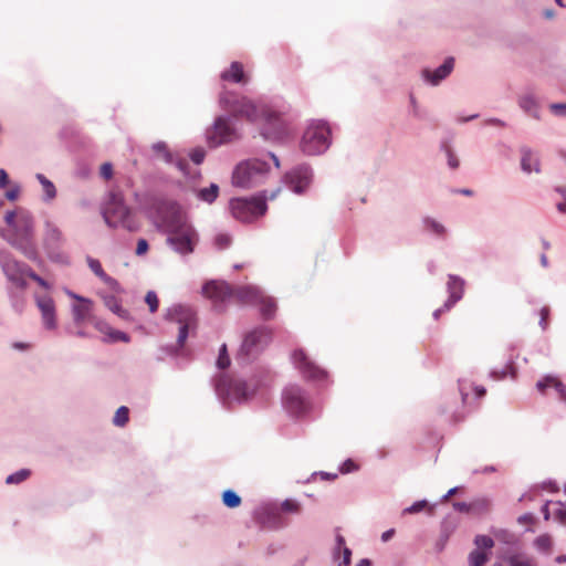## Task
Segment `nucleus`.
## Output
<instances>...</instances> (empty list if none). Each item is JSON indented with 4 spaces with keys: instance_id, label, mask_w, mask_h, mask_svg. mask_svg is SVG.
<instances>
[{
    "instance_id": "nucleus-32",
    "label": "nucleus",
    "mask_w": 566,
    "mask_h": 566,
    "mask_svg": "<svg viewBox=\"0 0 566 566\" xmlns=\"http://www.w3.org/2000/svg\"><path fill=\"white\" fill-rule=\"evenodd\" d=\"M62 239V232L51 222L45 223V240L52 244L59 243Z\"/></svg>"
},
{
    "instance_id": "nucleus-10",
    "label": "nucleus",
    "mask_w": 566,
    "mask_h": 566,
    "mask_svg": "<svg viewBox=\"0 0 566 566\" xmlns=\"http://www.w3.org/2000/svg\"><path fill=\"white\" fill-rule=\"evenodd\" d=\"M272 339L270 328L261 326L248 333L243 339L239 356L249 359L263 350Z\"/></svg>"
},
{
    "instance_id": "nucleus-3",
    "label": "nucleus",
    "mask_w": 566,
    "mask_h": 566,
    "mask_svg": "<svg viewBox=\"0 0 566 566\" xmlns=\"http://www.w3.org/2000/svg\"><path fill=\"white\" fill-rule=\"evenodd\" d=\"M281 188L273 190L269 197L264 193L251 198H234L230 201L231 214L242 222H251L266 212V200H273Z\"/></svg>"
},
{
    "instance_id": "nucleus-6",
    "label": "nucleus",
    "mask_w": 566,
    "mask_h": 566,
    "mask_svg": "<svg viewBox=\"0 0 566 566\" xmlns=\"http://www.w3.org/2000/svg\"><path fill=\"white\" fill-rule=\"evenodd\" d=\"M33 229L34 222L32 216L27 211H19L14 233L9 240L12 247L20 250L30 260L36 258V249L33 243Z\"/></svg>"
},
{
    "instance_id": "nucleus-56",
    "label": "nucleus",
    "mask_w": 566,
    "mask_h": 566,
    "mask_svg": "<svg viewBox=\"0 0 566 566\" xmlns=\"http://www.w3.org/2000/svg\"><path fill=\"white\" fill-rule=\"evenodd\" d=\"M109 337L114 342H116V340L128 342L129 340V337L125 333L119 332V331H113L112 333H109Z\"/></svg>"
},
{
    "instance_id": "nucleus-19",
    "label": "nucleus",
    "mask_w": 566,
    "mask_h": 566,
    "mask_svg": "<svg viewBox=\"0 0 566 566\" xmlns=\"http://www.w3.org/2000/svg\"><path fill=\"white\" fill-rule=\"evenodd\" d=\"M69 295L80 302L78 304H75L73 306L74 322L77 325H81V324H83L86 321L92 323L93 319L95 318L92 315L93 302L91 300H88V298H84V297L78 296V295H76L74 293H69Z\"/></svg>"
},
{
    "instance_id": "nucleus-50",
    "label": "nucleus",
    "mask_w": 566,
    "mask_h": 566,
    "mask_svg": "<svg viewBox=\"0 0 566 566\" xmlns=\"http://www.w3.org/2000/svg\"><path fill=\"white\" fill-rule=\"evenodd\" d=\"M205 156H206V153H205V150H203V149H201V148L193 149V150L190 153V158H191V160H192L195 164H197V165H199V164H201V163L203 161Z\"/></svg>"
},
{
    "instance_id": "nucleus-53",
    "label": "nucleus",
    "mask_w": 566,
    "mask_h": 566,
    "mask_svg": "<svg viewBox=\"0 0 566 566\" xmlns=\"http://www.w3.org/2000/svg\"><path fill=\"white\" fill-rule=\"evenodd\" d=\"M99 174L105 179H111L113 176V166L109 163H104L101 166Z\"/></svg>"
},
{
    "instance_id": "nucleus-37",
    "label": "nucleus",
    "mask_w": 566,
    "mask_h": 566,
    "mask_svg": "<svg viewBox=\"0 0 566 566\" xmlns=\"http://www.w3.org/2000/svg\"><path fill=\"white\" fill-rule=\"evenodd\" d=\"M488 560L486 553L474 549L469 554V564L470 566H483Z\"/></svg>"
},
{
    "instance_id": "nucleus-44",
    "label": "nucleus",
    "mask_w": 566,
    "mask_h": 566,
    "mask_svg": "<svg viewBox=\"0 0 566 566\" xmlns=\"http://www.w3.org/2000/svg\"><path fill=\"white\" fill-rule=\"evenodd\" d=\"M424 224L429 230H431L432 232H434L438 235H442L446 232V228L441 223H439L438 221H436L433 219L426 218Z\"/></svg>"
},
{
    "instance_id": "nucleus-27",
    "label": "nucleus",
    "mask_w": 566,
    "mask_h": 566,
    "mask_svg": "<svg viewBox=\"0 0 566 566\" xmlns=\"http://www.w3.org/2000/svg\"><path fill=\"white\" fill-rule=\"evenodd\" d=\"M521 166L527 174L532 171L539 172V161L530 149L522 150Z\"/></svg>"
},
{
    "instance_id": "nucleus-42",
    "label": "nucleus",
    "mask_w": 566,
    "mask_h": 566,
    "mask_svg": "<svg viewBox=\"0 0 566 566\" xmlns=\"http://www.w3.org/2000/svg\"><path fill=\"white\" fill-rule=\"evenodd\" d=\"M145 302L149 307L150 313H155L159 306V300L157 294L154 291H148L145 296Z\"/></svg>"
},
{
    "instance_id": "nucleus-26",
    "label": "nucleus",
    "mask_w": 566,
    "mask_h": 566,
    "mask_svg": "<svg viewBox=\"0 0 566 566\" xmlns=\"http://www.w3.org/2000/svg\"><path fill=\"white\" fill-rule=\"evenodd\" d=\"M255 305L260 306V312L263 318L270 319L274 316L276 311V303L272 297L265 296L263 293H261V297Z\"/></svg>"
},
{
    "instance_id": "nucleus-14",
    "label": "nucleus",
    "mask_w": 566,
    "mask_h": 566,
    "mask_svg": "<svg viewBox=\"0 0 566 566\" xmlns=\"http://www.w3.org/2000/svg\"><path fill=\"white\" fill-rule=\"evenodd\" d=\"M219 390L237 401H244L255 394V386L239 379H221Z\"/></svg>"
},
{
    "instance_id": "nucleus-30",
    "label": "nucleus",
    "mask_w": 566,
    "mask_h": 566,
    "mask_svg": "<svg viewBox=\"0 0 566 566\" xmlns=\"http://www.w3.org/2000/svg\"><path fill=\"white\" fill-rule=\"evenodd\" d=\"M510 566H536L533 558L522 554H512L506 558Z\"/></svg>"
},
{
    "instance_id": "nucleus-9",
    "label": "nucleus",
    "mask_w": 566,
    "mask_h": 566,
    "mask_svg": "<svg viewBox=\"0 0 566 566\" xmlns=\"http://www.w3.org/2000/svg\"><path fill=\"white\" fill-rule=\"evenodd\" d=\"M201 293L216 310L223 311L226 304L232 301L233 286L222 280H210L202 285Z\"/></svg>"
},
{
    "instance_id": "nucleus-55",
    "label": "nucleus",
    "mask_w": 566,
    "mask_h": 566,
    "mask_svg": "<svg viewBox=\"0 0 566 566\" xmlns=\"http://www.w3.org/2000/svg\"><path fill=\"white\" fill-rule=\"evenodd\" d=\"M556 191L559 192L565 200L564 202L557 203L556 208L560 213H566V187H558Z\"/></svg>"
},
{
    "instance_id": "nucleus-34",
    "label": "nucleus",
    "mask_w": 566,
    "mask_h": 566,
    "mask_svg": "<svg viewBox=\"0 0 566 566\" xmlns=\"http://www.w3.org/2000/svg\"><path fill=\"white\" fill-rule=\"evenodd\" d=\"M87 264H88L90 269L92 270V272H94V274L96 276H98L101 280H103L106 283L112 281V279L103 270L102 264L98 260L88 258Z\"/></svg>"
},
{
    "instance_id": "nucleus-11",
    "label": "nucleus",
    "mask_w": 566,
    "mask_h": 566,
    "mask_svg": "<svg viewBox=\"0 0 566 566\" xmlns=\"http://www.w3.org/2000/svg\"><path fill=\"white\" fill-rule=\"evenodd\" d=\"M258 124L262 125L261 134L265 139L279 140L287 135L286 123L269 107L266 108V114L262 116L261 122Z\"/></svg>"
},
{
    "instance_id": "nucleus-31",
    "label": "nucleus",
    "mask_w": 566,
    "mask_h": 566,
    "mask_svg": "<svg viewBox=\"0 0 566 566\" xmlns=\"http://www.w3.org/2000/svg\"><path fill=\"white\" fill-rule=\"evenodd\" d=\"M36 179L39 180V182L42 185L43 187V190L45 192V199L46 200H52L55 198L56 196V189H55V186L53 185V182H51L44 175L42 174H38L36 175Z\"/></svg>"
},
{
    "instance_id": "nucleus-23",
    "label": "nucleus",
    "mask_w": 566,
    "mask_h": 566,
    "mask_svg": "<svg viewBox=\"0 0 566 566\" xmlns=\"http://www.w3.org/2000/svg\"><path fill=\"white\" fill-rule=\"evenodd\" d=\"M359 470L358 462H342L338 467L337 472H313L312 478L319 476L324 481L335 480L339 474H349Z\"/></svg>"
},
{
    "instance_id": "nucleus-39",
    "label": "nucleus",
    "mask_w": 566,
    "mask_h": 566,
    "mask_svg": "<svg viewBox=\"0 0 566 566\" xmlns=\"http://www.w3.org/2000/svg\"><path fill=\"white\" fill-rule=\"evenodd\" d=\"M281 510L285 513L298 514L301 512V503L294 499H285L281 503Z\"/></svg>"
},
{
    "instance_id": "nucleus-15",
    "label": "nucleus",
    "mask_w": 566,
    "mask_h": 566,
    "mask_svg": "<svg viewBox=\"0 0 566 566\" xmlns=\"http://www.w3.org/2000/svg\"><path fill=\"white\" fill-rule=\"evenodd\" d=\"M0 263L4 274L11 282H13L15 285L20 287L27 286L25 277H28L29 272L31 270L29 265L19 262L18 260L11 258L10 255L1 256Z\"/></svg>"
},
{
    "instance_id": "nucleus-28",
    "label": "nucleus",
    "mask_w": 566,
    "mask_h": 566,
    "mask_svg": "<svg viewBox=\"0 0 566 566\" xmlns=\"http://www.w3.org/2000/svg\"><path fill=\"white\" fill-rule=\"evenodd\" d=\"M337 549H342V558L337 566H349L352 560V549L346 546L345 538L340 534H336Z\"/></svg>"
},
{
    "instance_id": "nucleus-41",
    "label": "nucleus",
    "mask_w": 566,
    "mask_h": 566,
    "mask_svg": "<svg viewBox=\"0 0 566 566\" xmlns=\"http://www.w3.org/2000/svg\"><path fill=\"white\" fill-rule=\"evenodd\" d=\"M474 544L478 547L476 549H489L493 547L494 541L488 535H476L474 538Z\"/></svg>"
},
{
    "instance_id": "nucleus-46",
    "label": "nucleus",
    "mask_w": 566,
    "mask_h": 566,
    "mask_svg": "<svg viewBox=\"0 0 566 566\" xmlns=\"http://www.w3.org/2000/svg\"><path fill=\"white\" fill-rule=\"evenodd\" d=\"M442 147H443V149H444V151L447 154L449 167L452 168V169H457L459 167V159L454 155L452 148L447 143H444L442 145Z\"/></svg>"
},
{
    "instance_id": "nucleus-20",
    "label": "nucleus",
    "mask_w": 566,
    "mask_h": 566,
    "mask_svg": "<svg viewBox=\"0 0 566 566\" xmlns=\"http://www.w3.org/2000/svg\"><path fill=\"white\" fill-rule=\"evenodd\" d=\"M35 301L41 312L42 321L45 328H56L54 301L50 296H36Z\"/></svg>"
},
{
    "instance_id": "nucleus-48",
    "label": "nucleus",
    "mask_w": 566,
    "mask_h": 566,
    "mask_svg": "<svg viewBox=\"0 0 566 566\" xmlns=\"http://www.w3.org/2000/svg\"><path fill=\"white\" fill-rule=\"evenodd\" d=\"M106 305L112 312L116 313L118 316L125 317L126 311L122 308V306L114 297L108 298L106 301Z\"/></svg>"
},
{
    "instance_id": "nucleus-16",
    "label": "nucleus",
    "mask_w": 566,
    "mask_h": 566,
    "mask_svg": "<svg viewBox=\"0 0 566 566\" xmlns=\"http://www.w3.org/2000/svg\"><path fill=\"white\" fill-rule=\"evenodd\" d=\"M292 359L303 377L313 380H322L326 377V371L310 359L303 349H295Z\"/></svg>"
},
{
    "instance_id": "nucleus-13",
    "label": "nucleus",
    "mask_w": 566,
    "mask_h": 566,
    "mask_svg": "<svg viewBox=\"0 0 566 566\" xmlns=\"http://www.w3.org/2000/svg\"><path fill=\"white\" fill-rule=\"evenodd\" d=\"M237 130L231 126L226 117H218L207 133V140L210 147H218L222 144L237 139Z\"/></svg>"
},
{
    "instance_id": "nucleus-43",
    "label": "nucleus",
    "mask_w": 566,
    "mask_h": 566,
    "mask_svg": "<svg viewBox=\"0 0 566 566\" xmlns=\"http://www.w3.org/2000/svg\"><path fill=\"white\" fill-rule=\"evenodd\" d=\"M428 505V502L426 500L416 501L410 506L403 509L402 514H417L421 511H423Z\"/></svg>"
},
{
    "instance_id": "nucleus-12",
    "label": "nucleus",
    "mask_w": 566,
    "mask_h": 566,
    "mask_svg": "<svg viewBox=\"0 0 566 566\" xmlns=\"http://www.w3.org/2000/svg\"><path fill=\"white\" fill-rule=\"evenodd\" d=\"M283 406L293 416H303L311 409V403L302 389L289 386L283 391Z\"/></svg>"
},
{
    "instance_id": "nucleus-64",
    "label": "nucleus",
    "mask_w": 566,
    "mask_h": 566,
    "mask_svg": "<svg viewBox=\"0 0 566 566\" xmlns=\"http://www.w3.org/2000/svg\"><path fill=\"white\" fill-rule=\"evenodd\" d=\"M534 521V515L532 513H525L518 516L517 522L520 524L532 523Z\"/></svg>"
},
{
    "instance_id": "nucleus-51",
    "label": "nucleus",
    "mask_w": 566,
    "mask_h": 566,
    "mask_svg": "<svg viewBox=\"0 0 566 566\" xmlns=\"http://www.w3.org/2000/svg\"><path fill=\"white\" fill-rule=\"evenodd\" d=\"M20 195V187L18 185H12L4 193L6 198L10 201H14L18 199Z\"/></svg>"
},
{
    "instance_id": "nucleus-36",
    "label": "nucleus",
    "mask_w": 566,
    "mask_h": 566,
    "mask_svg": "<svg viewBox=\"0 0 566 566\" xmlns=\"http://www.w3.org/2000/svg\"><path fill=\"white\" fill-rule=\"evenodd\" d=\"M129 420V410L127 407H119L113 418V423L117 427H124Z\"/></svg>"
},
{
    "instance_id": "nucleus-57",
    "label": "nucleus",
    "mask_w": 566,
    "mask_h": 566,
    "mask_svg": "<svg viewBox=\"0 0 566 566\" xmlns=\"http://www.w3.org/2000/svg\"><path fill=\"white\" fill-rule=\"evenodd\" d=\"M28 277L32 279L40 286H42L44 289H49L48 282L45 280H43L41 276H39L36 273H34L32 270H30Z\"/></svg>"
},
{
    "instance_id": "nucleus-22",
    "label": "nucleus",
    "mask_w": 566,
    "mask_h": 566,
    "mask_svg": "<svg viewBox=\"0 0 566 566\" xmlns=\"http://www.w3.org/2000/svg\"><path fill=\"white\" fill-rule=\"evenodd\" d=\"M449 298L446 302V310H450L459 300L462 298L464 292V281L455 275H450L448 281Z\"/></svg>"
},
{
    "instance_id": "nucleus-8",
    "label": "nucleus",
    "mask_w": 566,
    "mask_h": 566,
    "mask_svg": "<svg viewBox=\"0 0 566 566\" xmlns=\"http://www.w3.org/2000/svg\"><path fill=\"white\" fill-rule=\"evenodd\" d=\"M167 317L179 324L177 345L181 348L186 343L188 334L197 328V315L190 307L179 305L170 308Z\"/></svg>"
},
{
    "instance_id": "nucleus-35",
    "label": "nucleus",
    "mask_w": 566,
    "mask_h": 566,
    "mask_svg": "<svg viewBox=\"0 0 566 566\" xmlns=\"http://www.w3.org/2000/svg\"><path fill=\"white\" fill-rule=\"evenodd\" d=\"M219 193V187L216 184H211L208 188H203L199 191V198L209 203L213 202Z\"/></svg>"
},
{
    "instance_id": "nucleus-60",
    "label": "nucleus",
    "mask_w": 566,
    "mask_h": 566,
    "mask_svg": "<svg viewBox=\"0 0 566 566\" xmlns=\"http://www.w3.org/2000/svg\"><path fill=\"white\" fill-rule=\"evenodd\" d=\"M4 220L9 226L14 228L18 220V213H15L14 211H8L6 213Z\"/></svg>"
},
{
    "instance_id": "nucleus-33",
    "label": "nucleus",
    "mask_w": 566,
    "mask_h": 566,
    "mask_svg": "<svg viewBox=\"0 0 566 566\" xmlns=\"http://www.w3.org/2000/svg\"><path fill=\"white\" fill-rule=\"evenodd\" d=\"M31 475V470L23 468L11 474H9L6 479L7 484H20L25 481Z\"/></svg>"
},
{
    "instance_id": "nucleus-7",
    "label": "nucleus",
    "mask_w": 566,
    "mask_h": 566,
    "mask_svg": "<svg viewBox=\"0 0 566 566\" xmlns=\"http://www.w3.org/2000/svg\"><path fill=\"white\" fill-rule=\"evenodd\" d=\"M331 130L326 123L316 120L312 122L305 129L301 149L306 155H318L329 147Z\"/></svg>"
},
{
    "instance_id": "nucleus-2",
    "label": "nucleus",
    "mask_w": 566,
    "mask_h": 566,
    "mask_svg": "<svg viewBox=\"0 0 566 566\" xmlns=\"http://www.w3.org/2000/svg\"><path fill=\"white\" fill-rule=\"evenodd\" d=\"M270 175V166L260 159H248L238 164L232 172V185L250 189L263 185Z\"/></svg>"
},
{
    "instance_id": "nucleus-40",
    "label": "nucleus",
    "mask_w": 566,
    "mask_h": 566,
    "mask_svg": "<svg viewBox=\"0 0 566 566\" xmlns=\"http://www.w3.org/2000/svg\"><path fill=\"white\" fill-rule=\"evenodd\" d=\"M534 546L539 551L547 553L552 547V538L547 534L539 535L534 541Z\"/></svg>"
},
{
    "instance_id": "nucleus-63",
    "label": "nucleus",
    "mask_w": 566,
    "mask_h": 566,
    "mask_svg": "<svg viewBox=\"0 0 566 566\" xmlns=\"http://www.w3.org/2000/svg\"><path fill=\"white\" fill-rule=\"evenodd\" d=\"M551 109L556 115H566V104H552Z\"/></svg>"
},
{
    "instance_id": "nucleus-62",
    "label": "nucleus",
    "mask_w": 566,
    "mask_h": 566,
    "mask_svg": "<svg viewBox=\"0 0 566 566\" xmlns=\"http://www.w3.org/2000/svg\"><path fill=\"white\" fill-rule=\"evenodd\" d=\"M557 517L562 522L566 521V501L564 503L563 502L558 503Z\"/></svg>"
},
{
    "instance_id": "nucleus-24",
    "label": "nucleus",
    "mask_w": 566,
    "mask_h": 566,
    "mask_svg": "<svg viewBox=\"0 0 566 566\" xmlns=\"http://www.w3.org/2000/svg\"><path fill=\"white\" fill-rule=\"evenodd\" d=\"M453 65H454L453 57H449L433 73H431L429 70H424L423 76L431 84L437 85L438 83H440V81L446 78L451 73Z\"/></svg>"
},
{
    "instance_id": "nucleus-25",
    "label": "nucleus",
    "mask_w": 566,
    "mask_h": 566,
    "mask_svg": "<svg viewBox=\"0 0 566 566\" xmlns=\"http://www.w3.org/2000/svg\"><path fill=\"white\" fill-rule=\"evenodd\" d=\"M536 387L542 394L546 392V388L552 387L558 392L560 398L566 399L565 386L555 377L546 376L544 379L537 381Z\"/></svg>"
},
{
    "instance_id": "nucleus-54",
    "label": "nucleus",
    "mask_w": 566,
    "mask_h": 566,
    "mask_svg": "<svg viewBox=\"0 0 566 566\" xmlns=\"http://www.w3.org/2000/svg\"><path fill=\"white\" fill-rule=\"evenodd\" d=\"M549 307L547 306H544L541 308V312H539V315H541V321H539V325L542 326L543 329H545L547 327V321H548V317H549Z\"/></svg>"
},
{
    "instance_id": "nucleus-29",
    "label": "nucleus",
    "mask_w": 566,
    "mask_h": 566,
    "mask_svg": "<svg viewBox=\"0 0 566 566\" xmlns=\"http://www.w3.org/2000/svg\"><path fill=\"white\" fill-rule=\"evenodd\" d=\"M242 500L241 496L233 490L228 489L222 493V503L229 509H235L240 506Z\"/></svg>"
},
{
    "instance_id": "nucleus-18",
    "label": "nucleus",
    "mask_w": 566,
    "mask_h": 566,
    "mask_svg": "<svg viewBox=\"0 0 566 566\" xmlns=\"http://www.w3.org/2000/svg\"><path fill=\"white\" fill-rule=\"evenodd\" d=\"M220 80L244 86L250 82V75L245 72L241 62L234 61L221 72Z\"/></svg>"
},
{
    "instance_id": "nucleus-59",
    "label": "nucleus",
    "mask_w": 566,
    "mask_h": 566,
    "mask_svg": "<svg viewBox=\"0 0 566 566\" xmlns=\"http://www.w3.org/2000/svg\"><path fill=\"white\" fill-rule=\"evenodd\" d=\"M216 244L220 249H224L230 244V238L226 234H220L216 238Z\"/></svg>"
},
{
    "instance_id": "nucleus-5",
    "label": "nucleus",
    "mask_w": 566,
    "mask_h": 566,
    "mask_svg": "<svg viewBox=\"0 0 566 566\" xmlns=\"http://www.w3.org/2000/svg\"><path fill=\"white\" fill-rule=\"evenodd\" d=\"M103 217L107 226L112 228L123 227L128 231H136L139 228L132 211L124 202V197L119 192H111L109 198L103 209Z\"/></svg>"
},
{
    "instance_id": "nucleus-4",
    "label": "nucleus",
    "mask_w": 566,
    "mask_h": 566,
    "mask_svg": "<svg viewBox=\"0 0 566 566\" xmlns=\"http://www.w3.org/2000/svg\"><path fill=\"white\" fill-rule=\"evenodd\" d=\"M167 241L178 253L189 254L193 251L198 241L197 232L180 214H174L167 222Z\"/></svg>"
},
{
    "instance_id": "nucleus-58",
    "label": "nucleus",
    "mask_w": 566,
    "mask_h": 566,
    "mask_svg": "<svg viewBox=\"0 0 566 566\" xmlns=\"http://www.w3.org/2000/svg\"><path fill=\"white\" fill-rule=\"evenodd\" d=\"M148 251V243L145 239H139L137 242L136 254L144 255Z\"/></svg>"
},
{
    "instance_id": "nucleus-38",
    "label": "nucleus",
    "mask_w": 566,
    "mask_h": 566,
    "mask_svg": "<svg viewBox=\"0 0 566 566\" xmlns=\"http://www.w3.org/2000/svg\"><path fill=\"white\" fill-rule=\"evenodd\" d=\"M154 153L163 158L165 161L170 163L172 160V156L167 147V145L163 142H158L151 146Z\"/></svg>"
},
{
    "instance_id": "nucleus-47",
    "label": "nucleus",
    "mask_w": 566,
    "mask_h": 566,
    "mask_svg": "<svg viewBox=\"0 0 566 566\" xmlns=\"http://www.w3.org/2000/svg\"><path fill=\"white\" fill-rule=\"evenodd\" d=\"M217 365L221 369H224V368L229 367V365H230V358L227 354V346L224 344L220 348Z\"/></svg>"
},
{
    "instance_id": "nucleus-49",
    "label": "nucleus",
    "mask_w": 566,
    "mask_h": 566,
    "mask_svg": "<svg viewBox=\"0 0 566 566\" xmlns=\"http://www.w3.org/2000/svg\"><path fill=\"white\" fill-rule=\"evenodd\" d=\"M449 541V534L447 532H442L438 538V541L436 542V551L438 553L442 552L447 545Z\"/></svg>"
},
{
    "instance_id": "nucleus-17",
    "label": "nucleus",
    "mask_w": 566,
    "mask_h": 566,
    "mask_svg": "<svg viewBox=\"0 0 566 566\" xmlns=\"http://www.w3.org/2000/svg\"><path fill=\"white\" fill-rule=\"evenodd\" d=\"M285 184L297 195H302L312 182V170L308 166H298L286 172Z\"/></svg>"
},
{
    "instance_id": "nucleus-52",
    "label": "nucleus",
    "mask_w": 566,
    "mask_h": 566,
    "mask_svg": "<svg viewBox=\"0 0 566 566\" xmlns=\"http://www.w3.org/2000/svg\"><path fill=\"white\" fill-rule=\"evenodd\" d=\"M92 324L95 326L96 329L99 332L106 334L109 336V333L113 332V329L104 322L97 319L96 317L93 319Z\"/></svg>"
},
{
    "instance_id": "nucleus-1",
    "label": "nucleus",
    "mask_w": 566,
    "mask_h": 566,
    "mask_svg": "<svg viewBox=\"0 0 566 566\" xmlns=\"http://www.w3.org/2000/svg\"><path fill=\"white\" fill-rule=\"evenodd\" d=\"M221 107L229 112L233 117L245 118L251 123H259L263 115L266 114V106L259 104L239 95L234 92L223 90L219 96Z\"/></svg>"
},
{
    "instance_id": "nucleus-61",
    "label": "nucleus",
    "mask_w": 566,
    "mask_h": 566,
    "mask_svg": "<svg viewBox=\"0 0 566 566\" xmlns=\"http://www.w3.org/2000/svg\"><path fill=\"white\" fill-rule=\"evenodd\" d=\"M453 509L458 512L468 513L471 509L470 504L465 502H454Z\"/></svg>"
},
{
    "instance_id": "nucleus-21",
    "label": "nucleus",
    "mask_w": 566,
    "mask_h": 566,
    "mask_svg": "<svg viewBox=\"0 0 566 566\" xmlns=\"http://www.w3.org/2000/svg\"><path fill=\"white\" fill-rule=\"evenodd\" d=\"M262 291L253 285L233 287L232 301L243 305H255L261 297Z\"/></svg>"
},
{
    "instance_id": "nucleus-45",
    "label": "nucleus",
    "mask_w": 566,
    "mask_h": 566,
    "mask_svg": "<svg viewBox=\"0 0 566 566\" xmlns=\"http://www.w3.org/2000/svg\"><path fill=\"white\" fill-rule=\"evenodd\" d=\"M520 105L524 111L532 113L536 117V103L531 96L522 97L520 99Z\"/></svg>"
}]
</instances>
